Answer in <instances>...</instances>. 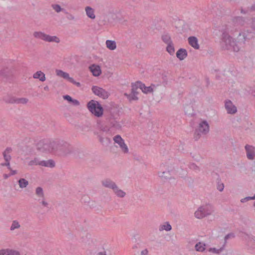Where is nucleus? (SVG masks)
<instances>
[{
  "mask_svg": "<svg viewBox=\"0 0 255 255\" xmlns=\"http://www.w3.org/2000/svg\"><path fill=\"white\" fill-rule=\"evenodd\" d=\"M222 32L221 43L224 49L232 50L234 52H238L241 47L245 44L246 41L242 42V40L239 39L240 35L243 34V32L239 33L237 37V41H235L229 34V30L228 28L225 30H222Z\"/></svg>",
  "mask_w": 255,
  "mask_h": 255,
  "instance_id": "nucleus-1",
  "label": "nucleus"
},
{
  "mask_svg": "<svg viewBox=\"0 0 255 255\" xmlns=\"http://www.w3.org/2000/svg\"><path fill=\"white\" fill-rule=\"evenodd\" d=\"M87 108L93 115L97 117H101L103 115V108L97 101L92 100L89 101L87 104Z\"/></svg>",
  "mask_w": 255,
  "mask_h": 255,
  "instance_id": "nucleus-2",
  "label": "nucleus"
},
{
  "mask_svg": "<svg viewBox=\"0 0 255 255\" xmlns=\"http://www.w3.org/2000/svg\"><path fill=\"white\" fill-rule=\"evenodd\" d=\"M100 128L102 131V136L100 137V141L104 146L106 147L109 146L111 143L110 139L112 136L111 127L110 126L102 125L100 126Z\"/></svg>",
  "mask_w": 255,
  "mask_h": 255,
  "instance_id": "nucleus-3",
  "label": "nucleus"
},
{
  "mask_svg": "<svg viewBox=\"0 0 255 255\" xmlns=\"http://www.w3.org/2000/svg\"><path fill=\"white\" fill-rule=\"evenodd\" d=\"M255 37V17L252 18L250 29L245 30L243 34L240 35L239 39L242 42L249 40Z\"/></svg>",
  "mask_w": 255,
  "mask_h": 255,
  "instance_id": "nucleus-4",
  "label": "nucleus"
},
{
  "mask_svg": "<svg viewBox=\"0 0 255 255\" xmlns=\"http://www.w3.org/2000/svg\"><path fill=\"white\" fill-rule=\"evenodd\" d=\"M209 126L206 121H202L199 124L194 132V139L195 140H198L202 135H206L209 132Z\"/></svg>",
  "mask_w": 255,
  "mask_h": 255,
  "instance_id": "nucleus-5",
  "label": "nucleus"
},
{
  "mask_svg": "<svg viewBox=\"0 0 255 255\" xmlns=\"http://www.w3.org/2000/svg\"><path fill=\"white\" fill-rule=\"evenodd\" d=\"M213 212V209L211 205L201 206L195 211V217L198 219L203 218L211 215Z\"/></svg>",
  "mask_w": 255,
  "mask_h": 255,
  "instance_id": "nucleus-6",
  "label": "nucleus"
},
{
  "mask_svg": "<svg viewBox=\"0 0 255 255\" xmlns=\"http://www.w3.org/2000/svg\"><path fill=\"white\" fill-rule=\"evenodd\" d=\"M33 35L36 38L40 39L46 42L59 43L60 41L57 36H50L41 31H35L33 32Z\"/></svg>",
  "mask_w": 255,
  "mask_h": 255,
  "instance_id": "nucleus-7",
  "label": "nucleus"
},
{
  "mask_svg": "<svg viewBox=\"0 0 255 255\" xmlns=\"http://www.w3.org/2000/svg\"><path fill=\"white\" fill-rule=\"evenodd\" d=\"M12 151V149L11 147H7L2 152V155L5 162L0 164L1 166H6L8 169H10V161L11 159L10 154Z\"/></svg>",
  "mask_w": 255,
  "mask_h": 255,
  "instance_id": "nucleus-8",
  "label": "nucleus"
},
{
  "mask_svg": "<svg viewBox=\"0 0 255 255\" xmlns=\"http://www.w3.org/2000/svg\"><path fill=\"white\" fill-rule=\"evenodd\" d=\"M72 147L67 142L64 141H60L59 154L67 155L72 152Z\"/></svg>",
  "mask_w": 255,
  "mask_h": 255,
  "instance_id": "nucleus-9",
  "label": "nucleus"
},
{
  "mask_svg": "<svg viewBox=\"0 0 255 255\" xmlns=\"http://www.w3.org/2000/svg\"><path fill=\"white\" fill-rule=\"evenodd\" d=\"M113 139L115 143H117L119 145L121 150L124 153H128V148L121 135H116L113 138Z\"/></svg>",
  "mask_w": 255,
  "mask_h": 255,
  "instance_id": "nucleus-10",
  "label": "nucleus"
},
{
  "mask_svg": "<svg viewBox=\"0 0 255 255\" xmlns=\"http://www.w3.org/2000/svg\"><path fill=\"white\" fill-rule=\"evenodd\" d=\"M92 90L96 95L103 99H107L110 95V93L108 92L103 88L98 86H93L92 88Z\"/></svg>",
  "mask_w": 255,
  "mask_h": 255,
  "instance_id": "nucleus-11",
  "label": "nucleus"
},
{
  "mask_svg": "<svg viewBox=\"0 0 255 255\" xmlns=\"http://www.w3.org/2000/svg\"><path fill=\"white\" fill-rule=\"evenodd\" d=\"M37 149L43 152L50 153V140H41L37 143Z\"/></svg>",
  "mask_w": 255,
  "mask_h": 255,
  "instance_id": "nucleus-12",
  "label": "nucleus"
},
{
  "mask_svg": "<svg viewBox=\"0 0 255 255\" xmlns=\"http://www.w3.org/2000/svg\"><path fill=\"white\" fill-rule=\"evenodd\" d=\"M247 158L250 160H253L255 158V148L252 145L247 144L245 146Z\"/></svg>",
  "mask_w": 255,
  "mask_h": 255,
  "instance_id": "nucleus-13",
  "label": "nucleus"
},
{
  "mask_svg": "<svg viewBox=\"0 0 255 255\" xmlns=\"http://www.w3.org/2000/svg\"><path fill=\"white\" fill-rule=\"evenodd\" d=\"M60 140H50V153H59Z\"/></svg>",
  "mask_w": 255,
  "mask_h": 255,
  "instance_id": "nucleus-14",
  "label": "nucleus"
},
{
  "mask_svg": "<svg viewBox=\"0 0 255 255\" xmlns=\"http://www.w3.org/2000/svg\"><path fill=\"white\" fill-rule=\"evenodd\" d=\"M137 84H138L139 88L141 90L142 92L145 94L151 93L153 91L152 86L155 87L154 85L151 84L150 86L146 87L144 84L141 82L138 81Z\"/></svg>",
  "mask_w": 255,
  "mask_h": 255,
  "instance_id": "nucleus-15",
  "label": "nucleus"
},
{
  "mask_svg": "<svg viewBox=\"0 0 255 255\" xmlns=\"http://www.w3.org/2000/svg\"><path fill=\"white\" fill-rule=\"evenodd\" d=\"M225 108L228 114H234L237 111V108L230 100L226 101L225 104Z\"/></svg>",
  "mask_w": 255,
  "mask_h": 255,
  "instance_id": "nucleus-16",
  "label": "nucleus"
},
{
  "mask_svg": "<svg viewBox=\"0 0 255 255\" xmlns=\"http://www.w3.org/2000/svg\"><path fill=\"white\" fill-rule=\"evenodd\" d=\"M89 69L93 75L95 77L100 76L102 73L101 68L98 65L92 64L89 66Z\"/></svg>",
  "mask_w": 255,
  "mask_h": 255,
  "instance_id": "nucleus-17",
  "label": "nucleus"
},
{
  "mask_svg": "<svg viewBox=\"0 0 255 255\" xmlns=\"http://www.w3.org/2000/svg\"><path fill=\"white\" fill-rule=\"evenodd\" d=\"M113 192L119 198H124L126 195V192L120 189L114 182H113Z\"/></svg>",
  "mask_w": 255,
  "mask_h": 255,
  "instance_id": "nucleus-18",
  "label": "nucleus"
},
{
  "mask_svg": "<svg viewBox=\"0 0 255 255\" xmlns=\"http://www.w3.org/2000/svg\"><path fill=\"white\" fill-rule=\"evenodd\" d=\"M122 113V108L117 105L113 104V119H117Z\"/></svg>",
  "mask_w": 255,
  "mask_h": 255,
  "instance_id": "nucleus-19",
  "label": "nucleus"
},
{
  "mask_svg": "<svg viewBox=\"0 0 255 255\" xmlns=\"http://www.w3.org/2000/svg\"><path fill=\"white\" fill-rule=\"evenodd\" d=\"M188 43L190 46L195 49H199L200 48L198 44V40L195 36H190L188 39Z\"/></svg>",
  "mask_w": 255,
  "mask_h": 255,
  "instance_id": "nucleus-20",
  "label": "nucleus"
},
{
  "mask_svg": "<svg viewBox=\"0 0 255 255\" xmlns=\"http://www.w3.org/2000/svg\"><path fill=\"white\" fill-rule=\"evenodd\" d=\"M0 255H20L18 251L10 249L0 250Z\"/></svg>",
  "mask_w": 255,
  "mask_h": 255,
  "instance_id": "nucleus-21",
  "label": "nucleus"
},
{
  "mask_svg": "<svg viewBox=\"0 0 255 255\" xmlns=\"http://www.w3.org/2000/svg\"><path fill=\"white\" fill-rule=\"evenodd\" d=\"M176 57L180 60H184L188 55L187 51L185 49L180 48L176 52Z\"/></svg>",
  "mask_w": 255,
  "mask_h": 255,
  "instance_id": "nucleus-22",
  "label": "nucleus"
},
{
  "mask_svg": "<svg viewBox=\"0 0 255 255\" xmlns=\"http://www.w3.org/2000/svg\"><path fill=\"white\" fill-rule=\"evenodd\" d=\"M34 79H39L41 82H44L46 80L45 74L41 71H38L33 75Z\"/></svg>",
  "mask_w": 255,
  "mask_h": 255,
  "instance_id": "nucleus-23",
  "label": "nucleus"
},
{
  "mask_svg": "<svg viewBox=\"0 0 255 255\" xmlns=\"http://www.w3.org/2000/svg\"><path fill=\"white\" fill-rule=\"evenodd\" d=\"M233 22L236 26H243L245 23V20L242 16H236L233 19Z\"/></svg>",
  "mask_w": 255,
  "mask_h": 255,
  "instance_id": "nucleus-24",
  "label": "nucleus"
},
{
  "mask_svg": "<svg viewBox=\"0 0 255 255\" xmlns=\"http://www.w3.org/2000/svg\"><path fill=\"white\" fill-rule=\"evenodd\" d=\"M11 75V70L7 68H3L0 69V76L7 78Z\"/></svg>",
  "mask_w": 255,
  "mask_h": 255,
  "instance_id": "nucleus-25",
  "label": "nucleus"
},
{
  "mask_svg": "<svg viewBox=\"0 0 255 255\" xmlns=\"http://www.w3.org/2000/svg\"><path fill=\"white\" fill-rule=\"evenodd\" d=\"M56 75L62 77L65 79L68 80L69 81H70V79H71L72 77L69 76V75L68 73L63 71L61 70H56Z\"/></svg>",
  "mask_w": 255,
  "mask_h": 255,
  "instance_id": "nucleus-26",
  "label": "nucleus"
},
{
  "mask_svg": "<svg viewBox=\"0 0 255 255\" xmlns=\"http://www.w3.org/2000/svg\"><path fill=\"white\" fill-rule=\"evenodd\" d=\"M55 162L52 159H49L48 160H42L41 166L45 167H49L53 168L55 166Z\"/></svg>",
  "mask_w": 255,
  "mask_h": 255,
  "instance_id": "nucleus-27",
  "label": "nucleus"
},
{
  "mask_svg": "<svg viewBox=\"0 0 255 255\" xmlns=\"http://www.w3.org/2000/svg\"><path fill=\"white\" fill-rule=\"evenodd\" d=\"M161 39L166 44L173 43L170 35L167 33H164L161 36Z\"/></svg>",
  "mask_w": 255,
  "mask_h": 255,
  "instance_id": "nucleus-28",
  "label": "nucleus"
},
{
  "mask_svg": "<svg viewBox=\"0 0 255 255\" xmlns=\"http://www.w3.org/2000/svg\"><path fill=\"white\" fill-rule=\"evenodd\" d=\"M123 18H124L123 15L121 11H116L113 14V19L115 20L122 22Z\"/></svg>",
  "mask_w": 255,
  "mask_h": 255,
  "instance_id": "nucleus-29",
  "label": "nucleus"
},
{
  "mask_svg": "<svg viewBox=\"0 0 255 255\" xmlns=\"http://www.w3.org/2000/svg\"><path fill=\"white\" fill-rule=\"evenodd\" d=\"M87 15L91 19L95 18L94 10L90 6H87L85 8Z\"/></svg>",
  "mask_w": 255,
  "mask_h": 255,
  "instance_id": "nucleus-30",
  "label": "nucleus"
},
{
  "mask_svg": "<svg viewBox=\"0 0 255 255\" xmlns=\"http://www.w3.org/2000/svg\"><path fill=\"white\" fill-rule=\"evenodd\" d=\"M206 244L202 242H199L195 245V249L196 251L203 252L206 249Z\"/></svg>",
  "mask_w": 255,
  "mask_h": 255,
  "instance_id": "nucleus-31",
  "label": "nucleus"
},
{
  "mask_svg": "<svg viewBox=\"0 0 255 255\" xmlns=\"http://www.w3.org/2000/svg\"><path fill=\"white\" fill-rule=\"evenodd\" d=\"M172 229V227L168 222H166L163 225H161L159 227V230L162 231L165 230L166 231H170Z\"/></svg>",
  "mask_w": 255,
  "mask_h": 255,
  "instance_id": "nucleus-32",
  "label": "nucleus"
},
{
  "mask_svg": "<svg viewBox=\"0 0 255 255\" xmlns=\"http://www.w3.org/2000/svg\"><path fill=\"white\" fill-rule=\"evenodd\" d=\"M18 185L19 187L21 188H24L27 187L28 185V181L24 178H20L18 181Z\"/></svg>",
  "mask_w": 255,
  "mask_h": 255,
  "instance_id": "nucleus-33",
  "label": "nucleus"
},
{
  "mask_svg": "<svg viewBox=\"0 0 255 255\" xmlns=\"http://www.w3.org/2000/svg\"><path fill=\"white\" fill-rule=\"evenodd\" d=\"M53 9L57 13H59L61 11L65 12V9L63 8H62L59 4H53L51 5Z\"/></svg>",
  "mask_w": 255,
  "mask_h": 255,
  "instance_id": "nucleus-34",
  "label": "nucleus"
},
{
  "mask_svg": "<svg viewBox=\"0 0 255 255\" xmlns=\"http://www.w3.org/2000/svg\"><path fill=\"white\" fill-rule=\"evenodd\" d=\"M20 227V225L19 223L16 221L14 220L12 222L11 226L10 227V231H13L15 229H19Z\"/></svg>",
  "mask_w": 255,
  "mask_h": 255,
  "instance_id": "nucleus-35",
  "label": "nucleus"
},
{
  "mask_svg": "<svg viewBox=\"0 0 255 255\" xmlns=\"http://www.w3.org/2000/svg\"><path fill=\"white\" fill-rule=\"evenodd\" d=\"M167 45L166 51L169 53L170 55H173L175 52V49L173 43Z\"/></svg>",
  "mask_w": 255,
  "mask_h": 255,
  "instance_id": "nucleus-36",
  "label": "nucleus"
},
{
  "mask_svg": "<svg viewBox=\"0 0 255 255\" xmlns=\"http://www.w3.org/2000/svg\"><path fill=\"white\" fill-rule=\"evenodd\" d=\"M41 161L39 160L38 158H34L33 159L31 160L28 162V165L33 166V165H40L41 166Z\"/></svg>",
  "mask_w": 255,
  "mask_h": 255,
  "instance_id": "nucleus-37",
  "label": "nucleus"
},
{
  "mask_svg": "<svg viewBox=\"0 0 255 255\" xmlns=\"http://www.w3.org/2000/svg\"><path fill=\"white\" fill-rule=\"evenodd\" d=\"M35 194L39 197V198L44 197L43 189L40 187H38L36 188Z\"/></svg>",
  "mask_w": 255,
  "mask_h": 255,
  "instance_id": "nucleus-38",
  "label": "nucleus"
},
{
  "mask_svg": "<svg viewBox=\"0 0 255 255\" xmlns=\"http://www.w3.org/2000/svg\"><path fill=\"white\" fill-rule=\"evenodd\" d=\"M224 247H225V245H224L223 246V247H222L221 248H220L219 249H217L215 248H210L209 249V252L214 253V254H219L221 252H222L223 251Z\"/></svg>",
  "mask_w": 255,
  "mask_h": 255,
  "instance_id": "nucleus-39",
  "label": "nucleus"
},
{
  "mask_svg": "<svg viewBox=\"0 0 255 255\" xmlns=\"http://www.w3.org/2000/svg\"><path fill=\"white\" fill-rule=\"evenodd\" d=\"M139 88L138 84H137V81H136L134 83L131 84V93L132 94H135V95L138 94V92L137 91V90Z\"/></svg>",
  "mask_w": 255,
  "mask_h": 255,
  "instance_id": "nucleus-40",
  "label": "nucleus"
},
{
  "mask_svg": "<svg viewBox=\"0 0 255 255\" xmlns=\"http://www.w3.org/2000/svg\"><path fill=\"white\" fill-rule=\"evenodd\" d=\"M125 95L127 96V98L128 99L129 101H135L138 100V97H137V95L135 94H132L130 93L129 94H125Z\"/></svg>",
  "mask_w": 255,
  "mask_h": 255,
  "instance_id": "nucleus-41",
  "label": "nucleus"
},
{
  "mask_svg": "<svg viewBox=\"0 0 255 255\" xmlns=\"http://www.w3.org/2000/svg\"><path fill=\"white\" fill-rule=\"evenodd\" d=\"M28 100L27 98H21L14 100V103L16 104H26L28 102Z\"/></svg>",
  "mask_w": 255,
  "mask_h": 255,
  "instance_id": "nucleus-42",
  "label": "nucleus"
},
{
  "mask_svg": "<svg viewBox=\"0 0 255 255\" xmlns=\"http://www.w3.org/2000/svg\"><path fill=\"white\" fill-rule=\"evenodd\" d=\"M159 176L160 177L168 179L170 178V172L169 171H163L159 173Z\"/></svg>",
  "mask_w": 255,
  "mask_h": 255,
  "instance_id": "nucleus-43",
  "label": "nucleus"
},
{
  "mask_svg": "<svg viewBox=\"0 0 255 255\" xmlns=\"http://www.w3.org/2000/svg\"><path fill=\"white\" fill-rule=\"evenodd\" d=\"M37 200L39 202V203L40 204H41V205L43 207H48L49 204H48V202L45 200V197L39 198Z\"/></svg>",
  "mask_w": 255,
  "mask_h": 255,
  "instance_id": "nucleus-44",
  "label": "nucleus"
},
{
  "mask_svg": "<svg viewBox=\"0 0 255 255\" xmlns=\"http://www.w3.org/2000/svg\"><path fill=\"white\" fill-rule=\"evenodd\" d=\"M121 128V126L119 124L118 122H117L116 119L114 120H113V129H120Z\"/></svg>",
  "mask_w": 255,
  "mask_h": 255,
  "instance_id": "nucleus-45",
  "label": "nucleus"
},
{
  "mask_svg": "<svg viewBox=\"0 0 255 255\" xmlns=\"http://www.w3.org/2000/svg\"><path fill=\"white\" fill-rule=\"evenodd\" d=\"M102 184L103 186H104L105 187L110 188H111L112 187V184L111 180L106 179L102 181Z\"/></svg>",
  "mask_w": 255,
  "mask_h": 255,
  "instance_id": "nucleus-46",
  "label": "nucleus"
},
{
  "mask_svg": "<svg viewBox=\"0 0 255 255\" xmlns=\"http://www.w3.org/2000/svg\"><path fill=\"white\" fill-rule=\"evenodd\" d=\"M141 248V245L139 243H136L132 246V249L134 250V252L138 253L139 249Z\"/></svg>",
  "mask_w": 255,
  "mask_h": 255,
  "instance_id": "nucleus-47",
  "label": "nucleus"
},
{
  "mask_svg": "<svg viewBox=\"0 0 255 255\" xmlns=\"http://www.w3.org/2000/svg\"><path fill=\"white\" fill-rule=\"evenodd\" d=\"M235 237V234L233 233H229L227 234L224 238L225 243L224 245H226L227 243V241L230 239V238H233Z\"/></svg>",
  "mask_w": 255,
  "mask_h": 255,
  "instance_id": "nucleus-48",
  "label": "nucleus"
},
{
  "mask_svg": "<svg viewBox=\"0 0 255 255\" xmlns=\"http://www.w3.org/2000/svg\"><path fill=\"white\" fill-rule=\"evenodd\" d=\"M189 167L191 169L196 171H200V168L194 163H190L189 165Z\"/></svg>",
  "mask_w": 255,
  "mask_h": 255,
  "instance_id": "nucleus-49",
  "label": "nucleus"
},
{
  "mask_svg": "<svg viewBox=\"0 0 255 255\" xmlns=\"http://www.w3.org/2000/svg\"><path fill=\"white\" fill-rule=\"evenodd\" d=\"M251 200H254L253 196H252V197L248 196V197H245L244 198H243L241 200V202L242 203H245V202H248V201Z\"/></svg>",
  "mask_w": 255,
  "mask_h": 255,
  "instance_id": "nucleus-50",
  "label": "nucleus"
},
{
  "mask_svg": "<svg viewBox=\"0 0 255 255\" xmlns=\"http://www.w3.org/2000/svg\"><path fill=\"white\" fill-rule=\"evenodd\" d=\"M217 189L220 191V192H222L223 191L224 189V185L223 183H220L219 182L218 183V184H217Z\"/></svg>",
  "mask_w": 255,
  "mask_h": 255,
  "instance_id": "nucleus-51",
  "label": "nucleus"
},
{
  "mask_svg": "<svg viewBox=\"0 0 255 255\" xmlns=\"http://www.w3.org/2000/svg\"><path fill=\"white\" fill-rule=\"evenodd\" d=\"M63 98L64 100L68 101L69 102H71L73 100V99L69 95H65L63 96Z\"/></svg>",
  "mask_w": 255,
  "mask_h": 255,
  "instance_id": "nucleus-52",
  "label": "nucleus"
},
{
  "mask_svg": "<svg viewBox=\"0 0 255 255\" xmlns=\"http://www.w3.org/2000/svg\"><path fill=\"white\" fill-rule=\"evenodd\" d=\"M107 47L110 50H112V40H108L106 41Z\"/></svg>",
  "mask_w": 255,
  "mask_h": 255,
  "instance_id": "nucleus-53",
  "label": "nucleus"
},
{
  "mask_svg": "<svg viewBox=\"0 0 255 255\" xmlns=\"http://www.w3.org/2000/svg\"><path fill=\"white\" fill-rule=\"evenodd\" d=\"M69 82H70L71 83L77 85V86L78 87H80L81 84L79 82H76L74 79L73 78H71V79H70V81Z\"/></svg>",
  "mask_w": 255,
  "mask_h": 255,
  "instance_id": "nucleus-54",
  "label": "nucleus"
},
{
  "mask_svg": "<svg viewBox=\"0 0 255 255\" xmlns=\"http://www.w3.org/2000/svg\"><path fill=\"white\" fill-rule=\"evenodd\" d=\"M10 171V173H9V175H15L16 174H17V170H12L11 168V167L10 166V169H8Z\"/></svg>",
  "mask_w": 255,
  "mask_h": 255,
  "instance_id": "nucleus-55",
  "label": "nucleus"
},
{
  "mask_svg": "<svg viewBox=\"0 0 255 255\" xmlns=\"http://www.w3.org/2000/svg\"><path fill=\"white\" fill-rule=\"evenodd\" d=\"M148 251L147 249H145L142 251H141L140 253V255H148Z\"/></svg>",
  "mask_w": 255,
  "mask_h": 255,
  "instance_id": "nucleus-56",
  "label": "nucleus"
},
{
  "mask_svg": "<svg viewBox=\"0 0 255 255\" xmlns=\"http://www.w3.org/2000/svg\"><path fill=\"white\" fill-rule=\"evenodd\" d=\"M75 106H79L80 105L79 102L75 99H73L72 101L71 102Z\"/></svg>",
  "mask_w": 255,
  "mask_h": 255,
  "instance_id": "nucleus-57",
  "label": "nucleus"
},
{
  "mask_svg": "<svg viewBox=\"0 0 255 255\" xmlns=\"http://www.w3.org/2000/svg\"><path fill=\"white\" fill-rule=\"evenodd\" d=\"M67 18L69 20H73L75 19V17L73 15H72L71 14H68V15L67 16Z\"/></svg>",
  "mask_w": 255,
  "mask_h": 255,
  "instance_id": "nucleus-58",
  "label": "nucleus"
},
{
  "mask_svg": "<svg viewBox=\"0 0 255 255\" xmlns=\"http://www.w3.org/2000/svg\"><path fill=\"white\" fill-rule=\"evenodd\" d=\"M249 9H244L243 8H241V12L243 14H247L249 12Z\"/></svg>",
  "mask_w": 255,
  "mask_h": 255,
  "instance_id": "nucleus-59",
  "label": "nucleus"
},
{
  "mask_svg": "<svg viewBox=\"0 0 255 255\" xmlns=\"http://www.w3.org/2000/svg\"><path fill=\"white\" fill-rule=\"evenodd\" d=\"M96 255H107L106 254V252L103 251V252H98Z\"/></svg>",
  "mask_w": 255,
  "mask_h": 255,
  "instance_id": "nucleus-60",
  "label": "nucleus"
},
{
  "mask_svg": "<svg viewBox=\"0 0 255 255\" xmlns=\"http://www.w3.org/2000/svg\"><path fill=\"white\" fill-rule=\"evenodd\" d=\"M116 48V42L113 40V50Z\"/></svg>",
  "mask_w": 255,
  "mask_h": 255,
  "instance_id": "nucleus-61",
  "label": "nucleus"
},
{
  "mask_svg": "<svg viewBox=\"0 0 255 255\" xmlns=\"http://www.w3.org/2000/svg\"><path fill=\"white\" fill-rule=\"evenodd\" d=\"M252 94L255 97V87L252 90Z\"/></svg>",
  "mask_w": 255,
  "mask_h": 255,
  "instance_id": "nucleus-62",
  "label": "nucleus"
},
{
  "mask_svg": "<svg viewBox=\"0 0 255 255\" xmlns=\"http://www.w3.org/2000/svg\"><path fill=\"white\" fill-rule=\"evenodd\" d=\"M251 10L252 11H255V5H253L251 6Z\"/></svg>",
  "mask_w": 255,
  "mask_h": 255,
  "instance_id": "nucleus-63",
  "label": "nucleus"
},
{
  "mask_svg": "<svg viewBox=\"0 0 255 255\" xmlns=\"http://www.w3.org/2000/svg\"><path fill=\"white\" fill-rule=\"evenodd\" d=\"M10 176V175H9V174H4V175H3V177H4V178L5 179L7 178H8V177H9Z\"/></svg>",
  "mask_w": 255,
  "mask_h": 255,
  "instance_id": "nucleus-64",
  "label": "nucleus"
}]
</instances>
